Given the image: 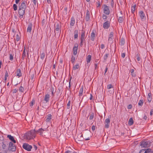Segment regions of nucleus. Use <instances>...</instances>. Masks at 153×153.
Wrapping results in <instances>:
<instances>
[{"label":"nucleus","instance_id":"f257e3e1","mask_svg":"<svg viewBox=\"0 0 153 153\" xmlns=\"http://www.w3.org/2000/svg\"><path fill=\"white\" fill-rule=\"evenodd\" d=\"M36 137L35 130H32L26 133L24 135L25 138L27 140H30L33 139Z\"/></svg>","mask_w":153,"mask_h":153},{"label":"nucleus","instance_id":"8fccbe9b","mask_svg":"<svg viewBox=\"0 0 153 153\" xmlns=\"http://www.w3.org/2000/svg\"><path fill=\"white\" fill-rule=\"evenodd\" d=\"M111 94L113 93L114 92V88L111 89L110 90L108 91Z\"/></svg>","mask_w":153,"mask_h":153},{"label":"nucleus","instance_id":"7ed1b4c3","mask_svg":"<svg viewBox=\"0 0 153 153\" xmlns=\"http://www.w3.org/2000/svg\"><path fill=\"white\" fill-rule=\"evenodd\" d=\"M102 8L103 11V13L106 15H108L110 13L109 10V7L106 4H104L102 5Z\"/></svg>","mask_w":153,"mask_h":153},{"label":"nucleus","instance_id":"393cba45","mask_svg":"<svg viewBox=\"0 0 153 153\" xmlns=\"http://www.w3.org/2000/svg\"><path fill=\"white\" fill-rule=\"evenodd\" d=\"M75 23V19L74 17H72L71 19V21L70 25L71 26H73L74 25Z\"/></svg>","mask_w":153,"mask_h":153},{"label":"nucleus","instance_id":"f8f14e48","mask_svg":"<svg viewBox=\"0 0 153 153\" xmlns=\"http://www.w3.org/2000/svg\"><path fill=\"white\" fill-rule=\"evenodd\" d=\"M140 146L142 147L146 148L148 147V142L147 141H143L141 142Z\"/></svg>","mask_w":153,"mask_h":153},{"label":"nucleus","instance_id":"79ce46f5","mask_svg":"<svg viewBox=\"0 0 153 153\" xmlns=\"http://www.w3.org/2000/svg\"><path fill=\"white\" fill-rule=\"evenodd\" d=\"M45 57V54L44 53H42L41 54V56H40V58L42 59H43Z\"/></svg>","mask_w":153,"mask_h":153},{"label":"nucleus","instance_id":"20e7f679","mask_svg":"<svg viewBox=\"0 0 153 153\" xmlns=\"http://www.w3.org/2000/svg\"><path fill=\"white\" fill-rule=\"evenodd\" d=\"M23 148L28 151H30L32 149V146L27 143H24L22 146Z\"/></svg>","mask_w":153,"mask_h":153},{"label":"nucleus","instance_id":"a18cd8bd","mask_svg":"<svg viewBox=\"0 0 153 153\" xmlns=\"http://www.w3.org/2000/svg\"><path fill=\"white\" fill-rule=\"evenodd\" d=\"M109 55V54H106L104 56V60H106Z\"/></svg>","mask_w":153,"mask_h":153},{"label":"nucleus","instance_id":"9b49d317","mask_svg":"<svg viewBox=\"0 0 153 153\" xmlns=\"http://www.w3.org/2000/svg\"><path fill=\"white\" fill-rule=\"evenodd\" d=\"M110 119L109 118H107L105 120V128H108L109 127L110 123Z\"/></svg>","mask_w":153,"mask_h":153},{"label":"nucleus","instance_id":"39448f33","mask_svg":"<svg viewBox=\"0 0 153 153\" xmlns=\"http://www.w3.org/2000/svg\"><path fill=\"white\" fill-rule=\"evenodd\" d=\"M26 4L27 2L25 1H22L20 5L19 6V8L25 10L26 8Z\"/></svg>","mask_w":153,"mask_h":153},{"label":"nucleus","instance_id":"473e14b6","mask_svg":"<svg viewBox=\"0 0 153 153\" xmlns=\"http://www.w3.org/2000/svg\"><path fill=\"white\" fill-rule=\"evenodd\" d=\"M75 60V57L74 56L72 55L71 59V61L72 64H74V62Z\"/></svg>","mask_w":153,"mask_h":153},{"label":"nucleus","instance_id":"6ab92c4d","mask_svg":"<svg viewBox=\"0 0 153 153\" xmlns=\"http://www.w3.org/2000/svg\"><path fill=\"white\" fill-rule=\"evenodd\" d=\"M44 131V130L42 128H41L38 129L37 131L35 130L36 134L38 133H39V134L41 135H42L43 131Z\"/></svg>","mask_w":153,"mask_h":153},{"label":"nucleus","instance_id":"1a4fd4ad","mask_svg":"<svg viewBox=\"0 0 153 153\" xmlns=\"http://www.w3.org/2000/svg\"><path fill=\"white\" fill-rule=\"evenodd\" d=\"M140 17L142 21L145 20L146 19V16L143 11H140L139 12Z\"/></svg>","mask_w":153,"mask_h":153},{"label":"nucleus","instance_id":"c756f323","mask_svg":"<svg viewBox=\"0 0 153 153\" xmlns=\"http://www.w3.org/2000/svg\"><path fill=\"white\" fill-rule=\"evenodd\" d=\"M133 120L132 118H131L128 121V124L129 126H131L133 124Z\"/></svg>","mask_w":153,"mask_h":153},{"label":"nucleus","instance_id":"4d7b16f0","mask_svg":"<svg viewBox=\"0 0 153 153\" xmlns=\"http://www.w3.org/2000/svg\"><path fill=\"white\" fill-rule=\"evenodd\" d=\"M84 41L83 40H80V45L81 47H82L83 45V42Z\"/></svg>","mask_w":153,"mask_h":153},{"label":"nucleus","instance_id":"864d4df0","mask_svg":"<svg viewBox=\"0 0 153 153\" xmlns=\"http://www.w3.org/2000/svg\"><path fill=\"white\" fill-rule=\"evenodd\" d=\"M18 91V90L16 89H14L12 90V91L13 93H16Z\"/></svg>","mask_w":153,"mask_h":153},{"label":"nucleus","instance_id":"f704fd0d","mask_svg":"<svg viewBox=\"0 0 153 153\" xmlns=\"http://www.w3.org/2000/svg\"><path fill=\"white\" fill-rule=\"evenodd\" d=\"M134 70L133 69H131L130 70L131 74L133 77H135L136 76V74L134 73Z\"/></svg>","mask_w":153,"mask_h":153},{"label":"nucleus","instance_id":"72a5a7b5","mask_svg":"<svg viewBox=\"0 0 153 153\" xmlns=\"http://www.w3.org/2000/svg\"><path fill=\"white\" fill-rule=\"evenodd\" d=\"M25 56H26V53H25V48L24 50L23 51L22 58V59H24L25 57Z\"/></svg>","mask_w":153,"mask_h":153},{"label":"nucleus","instance_id":"6e6d98bb","mask_svg":"<svg viewBox=\"0 0 153 153\" xmlns=\"http://www.w3.org/2000/svg\"><path fill=\"white\" fill-rule=\"evenodd\" d=\"M13 55L12 54H10V59L11 60H13Z\"/></svg>","mask_w":153,"mask_h":153},{"label":"nucleus","instance_id":"0e129e2a","mask_svg":"<svg viewBox=\"0 0 153 153\" xmlns=\"http://www.w3.org/2000/svg\"><path fill=\"white\" fill-rule=\"evenodd\" d=\"M95 129V127L94 126H93L91 127V129L92 131H94Z\"/></svg>","mask_w":153,"mask_h":153},{"label":"nucleus","instance_id":"c9c22d12","mask_svg":"<svg viewBox=\"0 0 153 153\" xmlns=\"http://www.w3.org/2000/svg\"><path fill=\"white\" fill-rule=\"evenodd\" d=\"M123 21V19L122 17H120L118 19V21L119 23H122Z\"/></svg>","mask_w":153,"mask_h":153},{"label":"nucleus","instance_id":"4468645a","mask_svg":"<svg viewBox=\"0 0 153 153\" xmlns=\"http://www.w3.org/2000/svg\"><path fill=\"white\" fill-rule=\"evenodd\" d=\"M50 96L48 93L46 94L45 95V97L43 100L46 103H47L49 102Z\"/></svg>","mask_w":153,"mask_h":153},{"label":"nucleus","instance_id":"58836bf2","mask_svg":"<svg viewBox=\"0 0 153 153\" xmlns=\"http://www.w3.org/2000/svg\"><path fill=\"white\" fill-rule=\"evenodd\" d=\"M107 88L108 89L113 88V86L111 84L108 85L107 86Z\"/></svg>","mask_w":153,"mask_h":153},{"label":"nucleus","instance_id":"de8ad7c7","mask_svg":"<svg viewBox=\"0 0 153 153\" xmlns=\"http://www.w3.org/2000/svg\"><path fill=\"white\" fill-rule=\"evenodd\" d=\"M35 103V100H33L30 103V106H32L33 105V104Z\"/></svg>","mask_w":153,"mask_h":153},{"label":"nucleus","instance_id":"dca6fc26","mask_svg":"<svg viewBox=\"0 0 153 153\" xmlns=\"http://www.w3.org/2000/svg\"><path fill=\"white\" fill-rule=\"evenodd\" d=\"M90 19V12L88 10L86 11V14L85 16V20L87 21H88Z\"/></svg>","mask_w":153,"mask_h":153},{"label":"nucleus","instance_id":"bf43d9fd","mask_svg":"<svg viewBox=\"0 0 153 153\" xmlns=\"http://www.w3.org/2000/svg\"><path fill=\"white\" fill-rule=\"evenodd\" d=\"M111 5L112 7H114V2L113 0H111Z\"/></svg>","mask_w":153,"mask_h":153},{"label":"nucleus","instance_id":"f03ea898","mask_svg":"<svg viewBox=\"0 0 153 153\" xmlns=\"http://www.w3.org/2000/svg\"><path fill=\"white\" fill-rule=\"evenodd\" d=\"M54 30L56 31V34L59 36L61 31V25L60 24L55 23L54 24Z\"/></svg>","mask_w":153,"mask_h":153},{"label":"nucleus","instance_id":"9d476101","mask_svg":"<svg viewBox=\"0 0 153 153\" xmlns=\"http://www.w3.org/2000/svg\"><path fill=\"white\" fill-rule=\"evenodd\" d=\"M48 90L51 92L52 96V97H53L54 96V94L56 92V89L54 88L52 86H51L49 88H48Z\"/></svg>","mask_w":153,"mask_h":153},{"label":"nucleus","instance_id":"4c0bfd02","mask_svg":"<svg viewBox=\"0 0 153 153\" xmlns=\"http://www.w3.org/2000/svg\"><path fill=\"white\" fill-rule=\"evenodd\" d=\"M24 88L23 87H22V86H21L19 87V91L22 92V93L24 92Z\"/></svg>","mask_w":153,"mask_h":153},{"label":"nucleus","instance_id":"cd10ccee","mask_svg":"<svg viewBox=\"0 0 153 153\" xmlns=\"http://www.w3.org/2000/svg\"><path fill=\"white\" fill-rule=\"evenodd\" d=\"M67 8L65 7L64 8L62 11V15L64 16L66 15L67 14Z\"/></svg>","mask_w":153,"mask_h":153},{"label":"nucleus","instance_id":"ddd939ff","mask_svg":"<svg viewBox=\"0 0 153 153\" xmlns=\"http://www.w3.org/2000/svg\"><path fill=\"white\" fill-rule=\"evenodd\" d=\"M78 45L77 44H75L73 48V54L75 56L76 55L78 50Z\"/></svg>","mask_w":153,"mask_h":153},{"label":"nucleus","instance_id":"f3484780","mask_svg":"<svg viewBox=\"0 0 153 153\" xmlns=\"http://www.w3.org/2000/svg\"><path fill=\"white\" fill-rule=\"evenodd\" d=\"M32 26L33 25L32 23H30L28 24L27 28V32L30 33L31 32Z\"/></svg>","mask_w":153,"mask_h":153},{"label":"nucleus","instance_id":"423d86ee","mask_svg":"<svg viewBox=\"0 0 153 153\" xmlns=\"http://www.w3.org/2000/svg\"><path fill=\"white\" fill-rule=\"evenodd\" d=\"M9 149L10 150L13 152H14L16 149L15 146L11 142H10L9 143Z\"/></svg>","mask_w":153,"mask_h":153},{"label":"nucleus","instance_id":"37998d69","mask_svg":"<svg viewBox=\"0 0 153 153\" xmlns=\"http://www.w3.org/2000/svg\"><path fill=\"white\" fill-rule=\"evenodd\" d=\"M13 8L15 11H16L17 10V6L16 4L13 5Z\"/></svg>","mask_w":153,"mask_h":153},{"label":"nucleus","instance_id":"a19ab883","mask_svg":"<svg viewBox=\"0 0 153 153\" xmlns=\"http://www.w3.org/2000/svg\"><path fill=\"white\" fill-rule=\"evenodd\" d=\"M94 113H91L90 116V117H89L90 120H91L93 119L94 117Z\"/></svg>","mask_w":153,"mask_h":153},{"label":"nucleus","instance_id":"c85d7f7f","mask_svg":"<svg viewBox=\"0 0 153 153\" xmlns=\"http://www.w3.org/2000/svg\"><path fill=\"white\" fill-rule=\"evenodd\" d=\"M79 67V66L78 64H77L76 65H74V64H73V69L74 70H76V69H78Z\"/></svg>","mask_w":153,"mask_h":153},{"label":"nucleus","instance_id":"c03bdc74","mask_svg":"<svg viewBox=\"0 0 153 153\" xmlns=\"http://www.w3.org/2000/svg\"><path fill=\"white\" fill-rule=\"evenodd\" d=\"M114 37V33L113 32H111L109 35V37L110 38H112Z\"/></svg>","mask_w":153,"mask_h":153},{"label":"nucleus","instance_id":"6e6552de","mask_svg":"<svg viewBox=\"0 0 153 153\" xmlns=\"http://www.w3.org/2000/svg\"><path fill=\"white\" fill-rule=\"evenodd\" d=\"M110 22L107 21L104 22L103 24V27L105 29H108L110 26Z\"/></svg>","mask_w":153,"mask_h":153},{"label":"nucleus","instance_id":"680f3d73","mask_svg":"<svg viewBox=\"0 0 153 153\" xmlns=\"http://www.w3.org/2000/svg\"><path fill=\"white\" fill-rule=\"evenodd\" d=\"M8 73L7 71H6V72H5V77H8Z\"/></svg>","mask_w":153,"mask_h":153},{"label":"nucleus","instance_id":"69168bd1","mask_svg":"<svg viewBox=\"0 0 153 153\" xmlns=\"http://www.w3.org/2000/svg\"><path fill=\"white\" fill-rule=\"evenodd\" d=\"M108 68L107 66H106L105 68V73H104V75H105V73L107 72L108 71Z\"/></svg>","mask_w":153,"mask_h":153},{"label":"nucleus","instance_id":"49530a36","mask_svg":"<svg viewBox=\"0 0 153 153\" xmlns=\"http://www.w3.org/2000/svg\"><path fill=\"white\" fill-rule=\"evenodd\" d=\"M20 36L18 34H17L16 35V40L17 41H18L20 39Z\"/></svg>","mask_w":153,"mask_h":153},{"label":"nucleus","instance_id":"aec40b11","mask_svg":"<svg viewBox=\"0 0 153 153\" xmlns=\"http://www.w3.org/2000/svg\"><path fill=\"white\" fill-rule=\"evenodd\" d=\"M7 137L12 141L14 143H16V140H14L13 137L10 135H8L7 136Z\"/></svg>","mask_w":153,"mask_h":153},{"label":"nucleus","instance_id":"3c124183","mask_svg":"<svg viewBox=\"0 0 153 153\" xmlns=\"http://www.w3.org/2000/svg\"><path fill=\"white\" fill-rule=\"evenodd\" d=\"M145 151H146V153H149V152L151 151V149H145Z\"/></svg>","mask_w":153,"mask_h":153},{"label":"nucleus","instance_id":"4be33fe9","mask_svg":"<svg viewBox=\"0 0 153 153\" xmlns=\"http://www.w3.org/2000/svg\"><path fill=\"white\" fill-rule=\"evenodd\" d=\"M74 39H77L78 37V31L77 30H76L74 32Z\"/></svg>","mask_w":153,"mask_h":153},{"label":"nucleus","instance_id":"0eeeda50","mask_svg":"<svg viewBox=\"0 0 153 153\" xmlns=\"http://www.w3.org/2000/svg\"><path fill=\"white\" fill-rule=\"evenodd\" d=\"M25 10L19 8V14L20 18L22 19L23 18V16L25 13Z\"/></svg>","mask_w":153,"mask_h":153},{"label":"nucleus","instance_id":"774afa93","mask_svg":"<svg viewBox=\"0 0 153 153\" xmlns=\"http://www.w3.org/2000/svg\"><path fill=\"white\" fill-rule=\"evenodd\" d=\"M32 1L34 4V5H36V2H37L36 0H34Z\"/></svg>","mask_w":153,"mask_h":153},{"label":"nucleus","instance_id":"a878e982","mask_svg":"<svg viewBox=\"0 0 153 153\" xmlns=\"http://www.w3.org/2000/svg\"><path fill=\"white\" fill-rule=\"evenodd\" d=\"M83 86H82L80 88L79 92V97L83 95Z\"/></svg>","mask_w":153,"mask_h":153},{"label":"nucleus","instance_id":"603ef678","mask_svg":"<svg viewBox=\"0 0 153 153\" xmlns=\"http://www.w3.org/2000/svg\"><path fill=\"white\" fill-rule=\"evenodd\" d=\"M146 151H145V149H142L140 151L139 153H146Z\"/></svg>","mask_w":153,"mask_h":153},{"label":"nucleus","instance_id":"13d9d810","mask_svg":"<svg viewBox=\"0 0 153 153\" xmlns=\"http://www.w3.org/2000/svg\"><path fill=\"white\" fill-rule=\"evenodd\" d=\"M128 108L131 109L132 108V105L131 104H129L128 106Z\"/></svg>","mask_w":153,"mask_h":153},{"label":"nucleus","instance_id":"b1692460","mask_svg":"<svg viewBox=\"0 0 153 153\" xmlns=\"http://www.w3.org/2000/svg\"><path fill=\"white\" fill-rule=\"evenodd\" d=\"M147 98L149 102H150L152 101V94L150 92L148 93Z\"/></svg>","mask_w":153,"mask_h":153},{"label":"nucleus","instance_id":"2eb2a0df","mask_svg":"<svg viewBox=\"0 0 153 153\" xmlns=\"http://www.w3.org/2000/svg\"><path fill=\"white\" fill-rule=\"evenodd\" d=\"M85 31L84 30H82L81 32L80 40L85 41Z\"/></svg>","mask_w":153,"mask_h":153},{"label":"nucleus","instance_id":"338daca9","mask_svg":"<svg viewBox=\"0 0 153 153\" xmlns=\"http://www.w3.org/2000/svg\"><path fill=\"white\" fill-rule=\"evenodd\" d=\"M125 56V53H123L121 54V56L123 58H124Z\"/></svg>","mask_w":153,"mask_h":153},{"label":"nucleus","instance_id":"5701e85b","mask_svg":"<svg viewBox=\"0 0 153 153\" xmlns=\"http://www.w3.org/2000/svg\"><path fill=\"white\" fill-rule=\"evenodd\" d=\"M95 34L94 31H92L91 34V39L92 41H94L95 38Z\"/></svg>","mask_w":153,"mask_h":153},{"label":"nucleus","instance_id":"09e8293b","mask_svg":"<svg viewBox=\"0 0 153 153\" xmlns=\"http://www.w3.org/2000/svg\"><path fill=\"white\" fill-rule=\"evenodd\" d=\"M71 105V101H69L67 104V108L69 109Z\"/></svg>","mask_w":153,"mask_h":153},{"label":"nucleus","instance_id":"e2e57ef3","mask_svg":"<svg viewBox=\"0 0 153 153\" xmlns=\"http://www.w3.org/2000/svg\"><path fill=\"white\" fill-rule=\"evenodd\" d=\"M101 48L102 49H103L105 48V45L104 44H101L100 45Z\"/></svg>","mask_w":153,"mask_h":153},{"label":"nucleus","instance_id":"ea45409f","mask_svg":"<svg viewBox=\"0 0 153 153\" xmlns=\"http://www.w3.org/2000/svg\"><path fill=\"white\" fill-rule=\"evenodd\" d=\"M108 16L105 15L104 14H103L102 15V18L105 21H106V20L107 19Z\"/></svg>","mask_w":153,"mask_h":153},{"label":"nucleus","instance_id":"7c9ffc66","mask_svg":"<svg viewBox=\"0 0 153 153\" xmlns=\"http://www.w3.org/2000/svg\"><path fill=\"white\" fill-rule=\"evenodd\" d=\"M91 56L90 55H88L86 58V61L87 63L90 62L91 60Z\"/></svg>","mask_w":153,"mask_h":153},{"label":"nucleus","instance_id":"412c9836","mask_svg":"<svg viewBox=\"0 0 153 153\" xmlns=\"http://www.w3.org/2000/svg\"><path fill=\"white\" fill-rule=\"evenodd\" d=\"M52 115L51 114H48L46 117H45L46 118L45 120L47 122H49L50 121L51 119Z\"/></svg>","mask_w":153,"mask_h":153},{"label":"nucleus","instance_id":"e433bc0d","mask_svg":"<svg viewBox=\"0 0 153 153\" xmlns=\"http://www.w3.org/2000/svg\"><path fill=\"white\" fill-rule=\"evenodd\" d=\"M136 7V5H134L132 6L131 7V11L133 13H134Z\"/></svg>","mask_w":153,"mask_h":153},{"label":"nucleus","instance_id":"2f4dec72","mask_svg":"<svg viewBox=\"0 0 153 153\" xmlns=\"http://www.w3.org/2000/svg\"><path fill=\"white\" fill-rule=\"evenodd\" d=\"M143 100H140L139 101L138 105L139 106H142L143 105Z\"/></svg>","mask_w":153,"mask_h":153},{"label":"nucleus","instance_id":"5fc2aeb1","mask_svg":"<svg viewBox=\"0 0 153 153\" xmlns=\"http://www.w3.org/2000/svg\"><path fill=\"white\" fill-rule=\"evenodd\" d=\"M97 7H99L100 6V1H98V2H97Z\"/></svg>","mask_w":153,"mask_h":153},{"label":"nucleus","instance_id":"a211bd4d","mask_svg":"<svg viewBox=\"0 0 153 153\" xmlns=\"http://www.w3.org/2000/svg\"><path fill=\"white\" fill-rule=\"evenodd\" d=\"M16 75L19 77L21 76H22V74L21 73V70L20 69H17L16 72Z\"/></svg>","mask_w":153,"mask_h":153},{"label":"nucleus","instance_id":"bb28decb","mask_svg":"<svg viewBox=\"0 0 153 153\" xmlns=\"http://www.w3.org/2000/svg\"><path fill=\"white\" fill-rule=\"evenodd\" d=\"M125 43V40L124 38L122 37L120 41V44L121 46L123 45Z\"/></svg>","mask_w":153,"mask_h":153},{"label":"nucleus","instance_id":"052dcab7","mask_svg":"<svg viewBox=\"0 0 153 153\" xmlns=\"http://www.w3.org/2000/svg\"><path fill=\"white\" fill-rule=\"evenodd\" d=\"M108 41L110 42H113V38L108 37Z\"/></svg>","mask_w":153,"mask_h":153}]
</instances>
